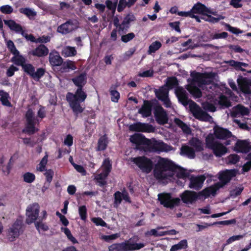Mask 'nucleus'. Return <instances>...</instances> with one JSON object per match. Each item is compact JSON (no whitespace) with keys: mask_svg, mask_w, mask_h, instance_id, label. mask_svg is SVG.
Returning <instances> with one entry per match:
<instances>
[{"mask_svg":"<svg viewBox=\"0 0 251 251\" xmlns=\"http://www.w3.org/2000/svg\"><path fill=\"white\" fill-rule=\"evenodd\" d=\"M171 171L176 173L178 178L185 179L190 176V174L186 170L178 166L172 160L167 158L160 157L157 162L155 164L153 169V176L157 180H163L167 177L166 172Z\"/></svg>","mask_w":251,"mask_h":251,"instance_id":"1","label":"nucleus"},{"mask_svg":"<svg viewBox=\"0 0 251 251\" xmlns=\"http://www.w3.org/2000/svg\"><path fill=\"white\" fill-rule=\"evenodd\" d=\"M130 141L136 144L138 149L145 151L157 152L165 151L166 144L163 142L156 140L151 141L142 134L136 133L131 136Z\"/></svg>","mask_w":251,"mask_h":251,"instance_id":"2","label":"nucleus"},{"mask_svg":"<svg viewBox=\"0 0 251 251\" xmlns=\"http://www.w3.org/2000/svg\"><path fill=\"white\" fill-rule=\"evenodd\" d=\"M175 93L178 101L183 105L186 106L189 104L190 111L196 119L203 121L209 116L197 103L189 99L187 92L182 87H177Z\"/></svg>","mask_w":251,"mask_h":251,"instance_id":"3","label":"nucleus"},{"mask_svg":"<svg viewBox=\"0 0 251 251\" xmlns=\"http://www.w3.org/2000/svg\"><path fill=\"white\" fill-rule=\"evenodd\" d=\"M87 95L83 88H77L75 93L68 92L66 94V100L74 114L77 116L78 114L84 111L80 103L84 102Z\"/></svg>","mask_w":251,"mask_h":251,"instance_id":"4","label":"nucleus"},{"mask_svg":"<svg viewBox=\"0 0 251 251\" xmlns=\"http://www.w3.org/2000/svg\"><path fill=\"white\" fill-rule=\"evenodd\" d=\"M206 147L213 151L214 155L217 157H221L227 152V149L222 144L216 141L214 135L209 133L205 138Z\"/></svg>","mask_w":251,"mask_h":251,"instance_id":"5","label":"nucleus"},{"mask_svg":"<svg viewBox=\"0 0 251 251\" xmlns=\"http://www.w3.org/2000/svg\"><path fill=\"white\" fill-rule=\"evenodd\" d=\"M129 240H126L121 243L113 244L108 248L109 251H133L139 250L145 246L144 243H131Z\"/></svg>","mask_w":251,"mask_h":251,"instance_id":"6","label":"nucleus"},{"mask_svg":"<svg viewBox=\"0 0 251 251\" xmlns=\"http://www.w3.org/2000/svg\"><path fill=\"white\" fill-rule=\"evenodd\" d=\"M25 118L26 124L25 127L22 132L28 135H32L38 131V129L36 128V122L39 123L38 118L35 119L34 113L31 108H29L26 112Z\"/></svg>","mask_w":251,"mask_h":251,"instance_id":"7","label":"nucleus"},{"mask_svg":"<svg viewBox=\"0 0 251 251\" xmlns=\"http://www.w3.org/2000/svg\"><path fill=\"white\" fill-rule=\"evenodd\" d=\"M24 225L21 219H17L15 222L7 229L6 237L10 242H14L24 232Z\"/></svg>","mask_w":251,"mask_h":251,"instance_id":"8","label":"nucleus"},{"mask_svg":"<svg viewBox=\"0 0 251 251\" xmlns=\"http://www.w3.org/2000/svg\"><path fill=\"white\" fill-rule=\"evenodd\" d=\"M131 161L145 174L151 173L155 167L152 161L144 155L132 158Z\"/></svg>","mask_w":251,"mask_h":251,"instance_id":"9","label":"nucleus"},{"mask_svg":"<svg viewBox=\"0 0 251 251\" xmlns=\"http://www.w3.org/2000/svg\"><path fill=\"white\" fill-rule=\"evenodd\" d=\"M23 71L31 78L36 81H39L45 75L46 70L44 68H37L35 71V67L31 63H25L22 68Z\"/></svg>","mask_w":251,"mask_h":251,"instance_id":"10","label":"nucleus"},{"mask_svg":"<svg viewBox=\"0 0 251 251\" xmlns=\"http://www.w3.org/2000/svg\"><path fill=\"white\" fill-rule=\"evenodd\" d=\"M158 200L160 203L165 207L170 209H173L175 206H178L180 202L179 198H172L170 193L159 194Z\"/></svg>","mask_w":251,"mask_h":251,"instance_id":"11","label":"nucleus"},{"mask_svg":"<svg viewBox=\"0 0 251 251\" xmlns=\"http://www.w3.org/2000/svg\"><path fill=\"white\" fill-rule=\"evenodd\" d=\"M39 205L38 203L29 205L26 210V223L29 225L36 222L39 213Z\"/></svg>","mask_w":251,"mask_h":251,"instance_id":"12","label":"nucleus"},{"mask_svg":"<svg viewBox=\"0 0 251 251\" xmlns=\"http://www.w3.org/2000/svg\"><path fill=\"white\" fill-rule=\"evenodd\" d=\"M236 175V172L234 169L226 170L220 171L218 173V179L220 181L217 182L223 188Z\"/></svg>","mask_w":251,"mask_h":251,"instance_id":"13","label":"nucleus"},{"mask_svg":"<svg viewBox=\"0 0 251 251\" xmlns=\"http://www.w3.org/2000/svg\"><path fill=\"white\" fill-rule=\"evenodd\" d=\"M76 24V21L69 19L65 23L59 25L57 28V31L63 35L67 34L76 29L77 27Z\"/></svg>","mask_w":251,"mask_h":251,"instance_id":"14","label":"nucleus"},{"mask_svg":"<svg viewBox=\"0 0 251 251\" xmlns=\"http://www.w3.org/2000/svg\"><path fill=\"white\" fill-rule=\"evenodd\" d=\"M129 129L130 131L151 133L154 131L155 128L151 125L141 122H137L130 125Z\"/></svg>","mask_w":251,"mask_h":251,"instance_id":"15","label":"nucleus"},{"mask_svg":"<svg viewBox=\"0 0 251 251\" xmlns=\"http://www.w3.org/2000/svg\"><path fill=\"white\" fill-rule=\"evenodd\" d=\"M154 114L156 121L158 124L163 125L168 123L167 114L161 105L155 106L154 109Z\"/></svg>","mask_w":251,"mask_h":251,"instance_id":"16","label":"nucleus"},{"mask_svg":"<svg viewBox=\"0 0 251 251\" xmlns=\"http://www.w3.org/2000/svg\"><path fill=\"white\" fill-rule=\"evenodd\" d=\"M205 179L206 177L204 175L197 176L192 175L189 178V187L196 190H199L202 188Z\"/></svg>","mask_w":251,"mask_h":251,"instance_id":"17","label":"nucleus"},{"mask_svg":"<svg viewBox=\"0 0 251 251\" xmlns=\"http://www.w3.org/2000/svg\"><path fill=\"white\" fill-rule=\"evenodd\" d=\"M214 135L216 138L220 140H226L232 136L231 131L226 128L215 126L214 128Z\"/></svg>","mask_w":251,"mask_h":251,"instance_id":"18","label":"nucleus"},{"mask_svg":"<svg viewBox=\"0 0 251 251\" xmlns=\"http://www.w3.org/2000/svg\"><path fill=\"white\" fill-rule=\"evenodd\" d=\"M191 76L193 80L198 83L200 86L209 83L210 80L208 79L210 78V75L208 73L193 72L191 74Z\"/></svg>","mask_w":251,"mask_h":251,"instance_id":"19","label":"nucleus"},{"mask_svg":"<svg viewBox=\"0 0 251 251\" xmlns=\"http://www.w3.org/2000/svg\"><path fill=\"white\" fill-rule=\"evenodd\" d=\"M201 194L196 192L186 190L182 193L180 197L182 201L185 203H193L198 199H200Z\"/></svg>","mask_w":251,"mask_h":251,"instance_id":"20","label":"nucleus"},{"mask_svg":"<svg viewBox=\"0 0 251 251\" xmlns=\"http://www.w3.org/2000/svg\"><path fill=\"white\" fill-rule=\"evenodd\" d=\"M235 149L237 152L247 153L251 151V145L247 140H239L235 144Z\"/></svg>","mask_w":251,"mask_h":251,"instance_id":"21","label":"nucleus"},{"mask_svg":"<svg viewBox=\"0 0 251 251\" xmlns=\"http://www.w3.org/2000/svg\"><path fill=\"white\" fill-rule=\"evenodd\" d=\"M222 188L221 186L218 182H216L213 185L205 188L202 191L199 192V194H201V196H203L205 198H208L211 195L215 196L217 191Z\"/></svg>","mask_w":251,"mask_h":251,"instance_id":"22","label":"nucleus"},{"mask_svg":"<svg viewBox=\"0 0 251 251\" xmlns=\"http://www.w3.org/2000/svg\"><path fill=\"white\" fill-rule=\"evenodd\" d=\"M48 48L44 44H40L37 46L34 50L30 51L28 54H31L34 56L44 57L49 54Z\"/></svg>","mask_w":251,"mask_h":251,"instance_id":"23","label":"nucleus"},{"mask_svg":"<svg viewBox=\"0 0 251 251\" xmlns=\"http://www.w3.org/2000/svg\"><path fill=\"white\" fill-rule=\"evenodd\" d=\"M249 113V109L247 107L239 104L233 108L231 116L233 117H238L240 116H247Z\"/></svg>","mask_w":251,"mask_h":251,"instance_id":"24","label":"nucleus"},{"mask_svg":"<svg viewBox=\"0 0 251 251\" xmlns=\"http://www.w3.org/2000/svg\"><path fill=\"white\" fill-rule=\"evenodd\" d=\"M152 102L148 100H144V104L138 110V113L142 114L143 117H148L151 115Z\"/></svg>","mask_w":251,"mask_h":251,"instance_id":"25","label":"nucleus"},{"mask_svg":"<svg viewBox=\"0 0 251 251\" xmlns=\"http://www.w3.org/2000/svg\"><path fill=\"white\" fill-rule=\"evenodd\" d=\"M49 61L53 66H59L63 63V59L57 51H52L49 54Z\"/></svg>","mask_w":251,"mask_h":251,"instance_id":"26","label":"nucleus"},{"mask_svg":"<svg viewBox=\"0 0 251 251\" xmlns=\"http://www.w3.org/2000/svg\"><path fill=\"white\" fill-rule=\"evenodd\" d=\"M239 87L240 90L246 94H251V89L250 88L251 83L246 78H242L241 79L237 80Z\"/></svg>","mask_w":251,"mask_h":251,"instance_id":"27","label":"nucleus"},{"mask_svg":"<svg viewBox=\"0 0 251 251\" xmlns=\"http://www.w3.org/2000/svg\"><path fill=\"white\" fill-rule=\"evenodd\" d=\"M72 81L77 88H83L87 82L86 75L85 73H82L73 78Z\"/></svg>","mask_w":251,"mask_h":251,"instance_id":"28","label":"nucleus"},{"mask_svg":"<svg viewBox=\"0 0 251 251\" xmlns=\"http://www.w3.org/2000/svg\"><path fill=\"white\" fill-rule=\"evenodd\" d=\"M191 10L193 14H200L202 15L205 12L211 13V10L208 8L200 2L195 4Z\"/></svg>","mask_w":251,"mask_h":251,"instance_id":"29","label":"nucleus"},{"mask_svg":"<svg viewBox=\"0 0 251 251\" xmlns=\"http://www.w3.org/2000/svg\"><path fill=\"white\" fill-rule=\"evenodd\" d=\"M180 154L185 155L190 159H193L196 156L195 151L187 145H183L180 149Z\"/></svg>","mask_w":251,"mask_h":251,"instance_id":"30","label":"nucleus"},{"mask_svg":"<svg viewBox=\"0 0 251 251\" xmlns=\"http://www.w3.org/2000/svg\"><path fill=\"white\" fill-rule=\"evenodd\" d=\"M175 123L180 128L183 132L186 134L189 135L192 133L191 128L186 124L178 118H175L174 120Z\"/></svg>","mask_w":251,"mask_h":251,"instance_id":"31","label":"nucleus"},{"mask_svg":"<svg viewBox=\"0 0 251 251\" xmlns=\"http://www.w3.org/2000/svg\"><path fill=\"white\" fill-rule=\"evenodd\" d=\"M4 22L11 30L14 31L16 33H20L22 30V25L13 20H4Z\"/></svg>","mask_w":251,"mask_h":251,"instance_id":"32","label":"nucleus"},{"mask_svg":"<svg viewBox=\"0 0 251 251\" xmlns=\"http://www.w3.org/2000/svg\"><path fill=\"white\" fill-rule=\"evenodd\" d=\"M77 54V51L75 47L66 46L63 48L61 54L65 57L74 56Z\"/></svg>","mask_w":251,"mask_h":251,"instance_id":"33","label":"nucleus"},{"mask_svg":"<svg viewBox=\"0 0 251 251\" xmlns=\"http://www.w3.org/2000/svg\"><path fill=\"white\" fill-rule=\"evenodd\" d=\"M208 14L209 13H208V12L204 13V14H203L201 17V19L205 21L214 24L218 23L220 20L224 19V17L221 15H218L217 18H215Z\"/></svg>","mask_w":251,"mask_h":251,"instance_id":"34","label":"nucleus"},{"mask_svg":"<svg viewBox=\"0 0 251 251\" xmlns=\"http://www.w3.org/2000/svg\"><path fill=\"white\" fill-rule=\"evenodd\" d=\"M190 145L195 149L196 151H201L203 150L201 141L197 138L193 137L189 141Z\"/></svg>","mask_w":251,"mask_h":251,"instance_id":"35","label":"nucleus"},{"mask_svg":"<svg viewBox=\"0 0 251 251\" xmlns=\"http://www.w3.org/2000/svg\"><path fill=\"white\" fill-rule=\"evenodd\" d=\"M108 143L107 137L105 135L100 137L98 140L97 151H102L105 150L107 147Z\"/></svg>","mask_w":251,"mask_h":251,"instance_id":"36","label":"nucleus"},{"mask_svg":"<svg viewBox=\"0 0 251 251\" xmlns=\"http://www.w3.org/2000/svg\"><path fill=\"white\" fill-rule=\"evenodd\" d=\"M11 61L16 65L21 66L22 68L26 63L25 58L20 53L13 56L11 59Z\"/></svg>","mask_w":251,"mask_h":251,"instance_id":"37","label":"nucleus"},{"mask_svg":"<svg viewBox=\"0 0 251 251\" xmlns=\"http://www.w3.org/2000/svg\"><path fill=\"white\" fill-rule=\"evenodd\" d=\"M0 101L3 105L7 107H12V105L8 100V98H9V94L7 92L2 90H0Z\"/></svg>","mask_w":251,"mask_h":251,"instance_id":"38","label":"nucleus"},{"mask_svg":"<svg viewBox=\"0 0 251 251\" xmlns=\"http://www.w3.org/2000/svg\"><path fill=\"white\" fill-rule=\"evenodd\" d=\"M187 90L194 97L200 98L202 96L201 90L196 86L188 84L186 86Z\"/></svg>","mask_w":251,"mask_h":251,"instance_id":"39","label":"nucleus"},{"mask_svg":"<svg viewBox=\"0 0 251 251\" xmlns=\"http://www.w3.org/2000/svg\"><path fill=\"white\" fill-rule=\"evenodd\" d=\"M61 65L62 66V69L65 72H68L70 70H75L76 69L75 62L70 60H67L65 62L63 61Z\"/></svg>","mask_w":251,"mask_h":251,"instance_id":"40","label":"nucleus"},{"mask_svg":"<svg viewBox=\"0 0 251 251\" xmlns=\"http://www.w3.org/2000/svg\"><path fill=\"white\" fill-rule=\"evenodd\" d=\"M19 12L26 15L29 19H33L37 14L36 12L29 8H20Z\"/></svg>","mask_w":251,"mask_h":251,"instance_id":"41","label":"nucleus"},{"mask_svg":"<svg viewBox=\"0 0 251 251\" xmlns=\"http://www.w3.org/2000/svg\"><path fill=\"white\" fill-rule=\"evenodd\" d=\"M188 247L187 241L186 239L181 240L178 244L172 246L170 251H177Z\"/></svg>","mask_w":251,"mask_h":251,"instance_id":"42","label":"nucleus"},{"mask_svg":"<svg viewBox=\"0 0 251 251\" xmlns=\"http://www.w3.org/2000/svg\"><path fill=\"white\" fill-rule=\"evenodd\" d=\"M155 94L157 99L160 100L166 99V97L168 96V91L164 88H161L158 90H155Z\"/></svg>","mask_w":251,"mask_h":251,"instance_id":"43","label":"nucleus"},{"mask_svg":"<svg viewBox=\"0 0 251 251\" xmlns=\"http://www.w3.org/2000/svg\"><path fill=\"white\" fill-rule=\"evenodd\" d=\"M102 171L105 173L106 175H109L112 169V164L111 161L108 158L104 159L102 163Z\"/></svg>","mask_w":251,"mask_h":251,"instance_id":"44","label":"nucleus"},{"mask_svg":"<svg viewBox=\"0 0 251 251\" xmlns=\"http://www.w3.org/2000/svg\"><path fill=\"white\" fill-rule=\"evenodd\" d=\"M244 235H233L229 237L226 241V243L222 245V248L219 251H224L226 245L230 244L235 241L240 240L244 237Z\"/></svg>","mask_w":251,"mask_h":251,"instance_id":"45","label":"nucleus"},{"mask_svg":"<svg viewBox=\"0 0 251 251\" xmlns=\"http://www.w3.org/2000/svg\"><path fill=\"white\" fill-rule=\"evenodd\" d=\"M108 176L106 175L105 173L103 172H101L98 175L96 179L100 186L103 187L107 184L106 179Z\"/></svg>","mask_w":251,"mask_h":251,"instance_id":"46","label":"nucleus"},{"mask_svg":"<svg viewBox=\"0 0 251 251\" xmlns=\"http://www.w3.org/2000/svg\"><path fill=\"white\" fill-rule=\"evenodd\" d=\"M43 221L40 220V217L39 218L38 221L35 222V226L36 229L40 232V230L44 231H48L49 229V226L45 223L43 222Z\"/></svg>","mask_w":251,"mask_h":251,"instance_id":"47","label":"nucleus"},{"mask_svg":"<svg viewBox=\"0 0 251 251\" xmlns=\"http://www.w3.org/2000/svg\"><path fill=\"white\" fill-rule=\"evenodd\" d=\"M161 43L158 41L152 42L149 46L148 53L151 54L152 53H154L161 47Z\"/></svg>","mask_w":251,"mask_h":251,"instance_id":"48","label":"nucleus"},{"mask_svg":"<svg viewBox=\"0 0 251 251\" xmlns=\"http://www.w3.org/2000/svg\"><path fill=\"white\" fill-rule=\"evenodd\" d=\"M218 103L222 107H229L231 106V102L227 97L224 95L219 97Z\"/></svg>","mask_w":251,"mask_h":251,"instance_id":"49","label":"nucleus"},{"mask_svg":"<svg viewBox=\"0 0 251 251\" xmlns=\"http://www.w3.org/2000/svg\"><path fill=\"white\" fill-rule=\"evenodd\" d=\"M23 180L27 183H31L35 180V175L30 172H26L23 175Z\"/></svg>","mask_w":251,"mask_h":251,"instance_id":"50","label":"nucleus"},{"mask_svg":"<svg viewBox=\"0 0 251 251\" xmlns=\"http://www.w3.org/2000/svg\"><path fill=\"white\" fill-rule=\"evenodd\" d=\"M166 85L170 89L177 87L178 85V81L177 78L175 76L168 78Z\"/></svg>","mask_w":251,"mask_h":251,"instance_id":"51","label":"nucleus"},{"mask_svg":"<svg viewBox=\"0 0 251 251\" xmlns=\"http://www.w3.org/2000/svg\"><path fill=\"white\" fill-rule=\"evenodd\" d=\"M78 213L80 219L85 221L87 217V210L85 205H82L78 208Z\"/></svg>","mask_w":251,"mask_h":251,"instance_id":"52","label":"nucleus"},{"mask_svg":"<svg viewBox=\"0 0 251 251\" xmlns=\"http://www.w3.org/2000/svg\"><path fill=\"white\" fill-rule=\"evenodd\" d=\"M244 190L243 187H236L235 189L230 191L229 195L231 198H235L239 196Z\"/></svg>","mask_w":251,"mask_h":251,"instance_id":"53","label":"nucleus"},{"mask_svg":"<svg viewBox=\"0 0 251 251\" xmlns=\"http://www.w3.org/2000/svg\"><path fill=\"white\" fill-rule=\"evenodd\" d=\"M48 155L46 154L42 159L39 164L40 166L39 168H37V170L38 171L40 172H43L45 170L46 166L48 162Z\"/></svg>","mask_w":251,"mask_h":251,"instance_id":"54","label":"nucleus"},{"mask_svg":"<svg viewBox=\"0 0 251 251\" xmlns=\"http://www.w3.org/2000/svg\"><path fill=\"white\" fill-rule=\"evenodd\" d=\"M105 4L109 10H111L113 13H115L117 7V0L112 2L110 0H107L105 1Z\"/></svg>","mask_w":251,"mask_h":251,"instance_id":"55","label":"nucleus"},{"mask_svg":"<svg viewBox=\"0 0 251 251\" xmlns=\"http://www.w3.org/2000/svg\"><path fill=\"white\" fill-rule=\"evenodd\" d=\"M136 20L135 17L133 14H127L124 18L122 22L123 25H127L130 26V24Z\"/></svg>","mask_w":251,"mask_h":251,"instance_id":"56","label":"nucleus"},{"mask_svg":"<svg viewBox=\"0 0 251 251\" xmlns=\"http://www.w3.org/2000/svg\"><path fill=\"white\" fill-rule=\"evenodd\" d=\"M111 100L114 102H117L120 99V93L116 90L110 91Z\"/></svg>","mask_w":251,"mask_h":251,"instance_id":"57","label":"nucleus"},{"mask_svg":"<svg viewBox=\"0 0 251 251\" xmlns=\"http://www.w3.org/2000/svg\"><path fill=\"white\" fill-rule=\"evenodd\" d=\"M135 35L133 32H130L126 35H123L121 36V41L124 43H127L132 40Z\"/></svg>","mask_w":251,"mask_h":251,"instance_id":"58","label":"nucleus"},{"mask_svg":"<svg viewBox=\"0 0 251 251\" xmlns=\"http://www.w3.org/2000/svg\"><path fill=\"white\" fill-rule=\"evenodd\" d=\"M129 27V25H123V22H122L117 28L119 34L121 35L126 33L128 31Z\"/></svg>","mask_w":251,"mask_h":251,"instance_id":"59","label":"nucleus"},{"mask_svg":"<svg viewBox=\"0 0 251 251\" xmlns=\"http://www.w3.org/2000/svg\"><path fill=\"white\" fill-rule=\"evenodd\" d=\"M0 11L3 14H10L13 12V9L9 5H4L0 7Z\"/></svg>","mask_w":251,"mask_h":251,"instance_id":"60","label":"nucleus"},{"mask_svg":"<svg viewBox=\"0 0 251 251\" xmlns=\"http://www.w3.org/2000/svg\"><path fill=\"white\" fill-rule=\"evenodd\" d=\"M126 6L128 7V2L126 0H119L117 7V11L119 12H121L124 10Z\"/></svg>","mask_w":251,"mask_h":251,"instance_id":"61","label":"nucleus"},{"mask_svg":"<svg viewBox=\"0 0 251 251\" xmlns=\"http://www.w3.org/2000/svg\"><path fill=\"white\" fill-rule=\"evenodd\" d=\"M114 204H120L122 201V194L120 191H116L114 194Z\"/></svg>","mask_w":251,"mask_h":251,"instance_id":"62","label":"nucleus"},{"mask_svg":"<svg viewBox=\"0 0 251 251\" xmlns=\"http://www.w3.org/2000/svg\"><path fill=\"white\" fill-rule=\"evenodd\" d=\"M19 71V68L13 65H11L6 71V75L8 77H11L14 75L15 72Z\"/></svg>","mask_w":251,"mask_h":251,"instance_id":"63","label":"nucleus"},{"mask_svg":"<svg viewBox=\"0 0 251 251\" xmlns=\"http://www.w3.org/2000/svg\"><path fill=\"white\" fill-rule=\"evenodd\" d=\"M92 221L97 226H100L103 227L107 226V224L101 218H93Z\"/></svg>","mask_w":251,"mask_h":251,"instance_id":"64","label":"nucleus"}]
</instances>
